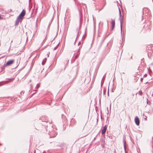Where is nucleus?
<instances>
[{"label":"nucleus","instance_id":"f257e3e1","mask_svg":"<svg viewBox=\"0 0 153 153\" xmlns=\"http://www.w3.org/2000/svg\"><path fill=\"white\" fill-rule=\"evenodd\" d=\"M22 19L19 17H18L15 23V25L17 26L18 25L20 22H21Z\"/></svg>","mask_w":153,"mask_h":153},{"label":"nucleus","instance_id":"f03ea898","mask_svg":"<svg viewBox=\"0 0 153 153\" xmlns=\"http://www.w3.org/2000/svg\"><path fill=\"white\" fill-rule=\"evenodd\" d=\"M25 11L24 10H23L18 17L23 19V17L25 15Z\"/></svg>","mask_w":153,"mask_h":153},{"label":"nucleus","instance_id":"7ed1b4c3","mask_svg":"<svg viewBox=\"0 0 153 153\" xmlns=\"http://www.w3.org/2000/svg\"><path fill=\"white\" fill-rule=\"evenodd\" d=\"M134 121L136 125L139 126L140 124V120L138 117H136L135 118Z\"/></svg>","mask_w":153,"mask_h":153},{"label":"nucleus","instance_id":"20e7f679","mask_svg":"<svg viewBox=\"0 0 153 153\" xmlns=\"http://www.w3.org/2000/svg\"><path fill=\"white\" fill-rule=\"evenodd\" d=\"M14 60L12 59L7 61L6 63V65H10L12 64L14 62Z\"/></svg>","mask_w":153,"mask_h":153},{"label":"nucleus","instance_id":"39448f33","mask_svg":"<svg viewBox=\"0 0 153 153\" xmlns=\"http://www.w3.org/2000/svg\"><path fill=\"white\" fill-rule=\"evenodd\" d=\"M106 129L107 127L106 126H105L103 127V129L101 130V133L102 134H103L105 133V132L106 131Z\"/></svg>","mask_w":153,"mask_h":153},{"label":"nucleus","instance_id":"423d86ee","mask_svg":"<svg viewBox=\"0 0 153 153\" xmlns=\"http://www.w3.org/2000/svg\"><path fill=\"white\" fill-rule=\"evenodd\" d=\"M111 24L112 26V29H113L115 27V22L114 20H113L111 21Z\"/></svg>","mask_w":153,"mask_h":153},{"label":"nucleus","instance_id":"0eeeda50","mask_svg":"<svg viewBox=\"0 0 153 153\" xmlns=\"http://www.w3.org/2000/svg\"><path fill=\"white\" fill-rule=\"evenodd\" d=\"M105 75H104V76H103L102 78V80L101 81V88H102V84H103V82H104V80L105 79Z\"/></svg>","mask_w":153,"mask_h":153},{"label":"nucleus","instance_id":"6e6552de","mask_svg":"<svg viewBox=\"0 0 153 153\" xmlns=\"http://www.w3.org/2000/svg\"><path fill=\"white\" fill-rule=\"evenodd\" d=\"M120 22L121 31V33L122 32V22L121 20H120Z\"/></svg>","mask_w":153,"mask_h":153},{"label":"nucleus","instance_id":"1a4fd4ad","mask_svg":"<svg viewBox=\"0 0 153 153\" xmlns=\"http://www.w3.org/2000/svg\"><path fill=\"white\" fill-rule=\"evenodd\" d=\"M123 143H124V149L125 150V152H126V142L124 140L123 141Z\"/></svg>","mask_w":153,"mask_h":153},{"label":"nucleus","instance_id":"9d476101","mask_svg":"<svg viewBox=\"0 0 153 153\" xmlns=\"http://www.w3.org/2000/svg\"><path fill=\"white\" fill-rule=\"evenodd\" d=\"M138 94L139 95H142L143 94V92L141 91H139Z\"/></svg>","mask_w":153,"mask_h":153},{"label":"nucleus","instance_id":"9b49d317","mask_svg":"<svg viewBox=\"0 0 153 153\" xmlns=\"http://www.w3.org/2000/svg\"><path fill=\"white\" fill-rule=\"evenodd\" d=\"M102 22H100L99 23V29H100V26L101 25H102Z\"/></svg>","mask_w":153,"mask_h":153},{"label":"nucleus","instance_id":"f8f14e48","mask_svg":"<svg viewBox=\"0 0 153 153\" xmlns=\"http://www.w3.org/2000/svg\"><path fill=\"white\" fill-rule=\"evenodd\" d=\"M40 86V85L39 84H38L37 85H36V88H39V87Z\"/></svg>","mask_w":153,"mask_h":153},{"label":"nucleus","instance_id":"ddd939ff","mask_svg":"<svg viewBox=\"0 0 153 153\" xmlns=\"http://www.w3.org/2000/svg\"><path fill=\"white\" fill-rule=\"evenodd\" d=\"M45 62L44 61H43L42 62V64L43 65H44L45 64Z\"/></svg>","mask_w":153,"mask_h":153},{"label":"nucleus","instance_id":"4468645a","mask_svg":"<svg viewBox=\"0 0 153 153\" xmlns=\"http://www.w3.org/2000/svg\"><path fill=\"white\" fill-rule=\"evenodd\" d=\"M78 54H77L75 56V59H76L78 57Z\"/></svg>","mask_w":153,"mask_h":153},{"label":"nucleus","instance_id":"2eb2a0df","mask_svg":"<svg viewBox=\"0 0 153 153\" xmlns=\"http://www.w3.org/2000/svg\"><path fill=\"white\" fill-rule=\"evenodd\" d=\"M77 30V35H78L79 34V31L78 30Z\"/></svg>","mask_w":153,"mask_h":153},{"label":"nucleus","instance_id":"dca6fc26","mask_svg":"<svg viewBox=\"0 0 153 153\" xmlns=\"http://www.w3.org/2000/svg\"><path fill=\"white\" fill-rule=\"evenodd\" d=\"M111 104L110 105V111H111Z\"/></svg>","mask_w":153,"mask_h":153},{"label":"nucleus","instance_id":"f3484780","mask_svg":"<svg viewBox=\"0 0 153 153\" xmlns=\"http://www.w3.org/2000/svg\"><path fill=\"white\" fill-rule=\"evenodd\" d=\"M119 13H120V16H121V12L120 10H119Z\"/></svg>","mask_w":153,"mask_h":153},{"label":"nucleus","instance_id":"a211bd4d","mask_svg":"<svg viewBox=\"0 0 153 153\" xmlns=\"http://www.w3.org/2000/svg\"><path fill=\"white\" fill-rule=\"evenodd\" d=\"M2 18L1 17V15H0V19H2Z\"/></svg>","mask_w":153,"mask_h":153},{"label":"nucleus","instance_id":"6ab92c4d","mask_svg":"<svg viewBox=\"0 0 153 153\" xmlns=\"http://www.w3.org/2000/svg\"><path fill=\"white\" fill-rule=\"evenodd\" d=\"M143 78H141V81H142V80H143Z\"/></svg>","mask_w":153,"mask_h":153},{"label":"nucleus","instance_id":"aec40b11","mask_svg":"<svg viewBox=\"0 0 153 153\" xmlns=\"http://www.w3.org/2000/svg\"><path fill=\"white\" fill-rule=\"evenodd\" d=\"M101 91L100 92V93L99 92V94H101Z\"/></svg>","mask_w":153,"mask_h":153},{"label":"nucleus","instance_id":"412c9836","mask_svg":"<svg viewBox=\"0 0 153 153\" xmlns=\"http://www.w3.org/2000/svg\"><path fill=\"white\" fill-rule=\"evenodd\" d=\"M153 52V50L152 49V53Z\"/></svg>","mask_w":153,"mask_h":153},{"label":"nucleus","instance_id":"4be33fe9","mask_svg":"<svg viewBox=\"0 0 153 153\" xmlns=\"http://www.w3.org/2000/svg\"><path fill=\"white\" fill-rule=\"evenodd\" d=\"M80 43V42H79V43H78V44H79V43Z\"/></svg>","mask_w":153,"mask_h":153},{"label":"nucleus","instance_id":"5701e85b","mask_svg":"<svg viewBox=\"0 0 153 153\" xmlns=\"http://www.w3.org/2000/svg\"><path fill=\"white\" fill-rule=\"evenodd\" d=\"M147 103H148V101H147Z\"/></svg>","mask_w":153,"mask_h":153},{"label":"nucleus","instance_id":"b1692460","mask_svg":"<svg viewBox=\"0 0 153 153\" xmlns=\"http://www.w3.org/2000/svg\"><path fill=\"white\" fill-rule=\"evenodd\" d=\"M153 96V94H152V96Z\"/></svg>","mask_w":153,"mask_h":153},{"label":"nucleus","instance_id":"393cba45","mask_svg":"<svg viewBox=\"0 0 153 153\" xmlns=\"http://www.w3.org/2000/svg\"><path fill=\"white\" fill-rule=\"evenodd\" d=\"M0 145H1V144H0Z\"/></svg>","mask_w":153,"mask_h":153}]
</instances>
